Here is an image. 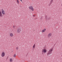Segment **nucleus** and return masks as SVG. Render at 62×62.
<instances>
[{"mask_svg": "<svg viewBox=\"0 0 62 62\" xmlns=\"http://www.w3.org/2000/svg\"><path fill=\"white\" fill-rule=\"evenodd\" d=\"M46 31V29H44L42 31V33H43V32H44Z\"/></svg>", "mask_w": 62, "mask_h": 62, "instance_id": "obj_10", "label": "nucleus"}, {"mask_svg": "<svg viewBox=\"0 0 62 62\" xmlns=\"http://www.w3.org/2000/svg\"><path fill=\"white\" fill-rule=\"evenodd\" d=\"M13 28L14 29H16V26H13Z\"/></svg>", "mask_w": 62, "mask_h": 62, "instance_id": "obj_11", "label": "nucleus"}, {"mask_svg": "<svg viewBox=\"0 0 62 62\" xmlns=\"http://www.w3.org/2000/svg\"><path fill=\"white\" fill-rule=\"evenodd\" d=\"M12 58H10V62H12Z\"/></svg>", "mask_w": 62, "mask_h": 62, "instance_id": "obj_14", "label": "nucleus"}, {"mask_svg": "<svg viewBox=\"0 0 62 62\" xmlns=\"http://www.w3.org/2000/svg\"><path fill=\"white\" fill-rule=\"evenodd\" d=\"M3 16L1 11H0V17H2Z\"/></svg>", "mask_w": 62, "mask_h": 62, "instance_id": "obj_9", "label": "nucleus"}, {"mask_svg": "<svg viewBox=\"0 0 62 62\" xmlns=\"http://www.w3.org/2000/svg\"><path fill=\"white\" fill-rule=\"evenodd\" d=\"M21 28H19L17 29V32L18 33H20L21 31Z\"/></svg>", "mask_w": 62, "mask_h": 62, "instance_id": "obj_3", "label": "nucleus"}, {"mask_svg": "<svg viewBox=\"0 0 62 62\" xmlns=\"http://www.w3.org/2000/svg\"><path fill=\"white\" fill-rule=\"evenodd\" d=\"M29 8L30 9H31L32 11H34V8L33 7H29Z\"/></svg>", "mask_w": 62, "mask_h": 62, "instance_id": "obj_2", "label": "nucleus"}, {"mask_svg": "<svg viewBox=\"0 0 62 62\" xmlns=\"http://www.w3.org/2000/svg\"><path fill=\"white\" fill-rule=\"evenodd\" d=\"M53 0H51L50 2V4H52L53 3Z\"/></svg>", "mask_w": 62, "mask_h": 62, "instance_id": "obj_13", "label": "nucleus"}, {"mask_svg": "<svg viewBox=\"0 0 62 62\" xmlns=\"http://www.w3.org/2000/svg\"><path fill=\"white\" fill-rule=\"evenodd\" d=\"M2 13L3 14V15H5V12L4 11V10H3V9L2 10Z\"/></svg>", "mask_w": 62, "mask_h": 62, "instance_id": "obj_7", "label": "nucleus"}, {"mask_svg": "<svg viewBox=\"0 0 62 62\" xmlns=\"http://www.w3.org/2000/svg\"><path fill=\"white\" fill-rule=\"evenodd\" d=\"M10 37H13V34L12 33H11L10 34Z\"/></svg>", "mask_w": 62, "mask_h": 62, "instance_id": "obj_12", "label": "nucleus"}, {"mask_svg": "<svg viewBox=\"0 0 62 62\" xmlns=\"http://www.w3.org/2000/svg\"><path fill=\"white\" fill-rule=\"evenodd\" d=\"M41 19H42V18H41Z\"/></svg>", "mask_w": 62, "mask_h": 62, "instance_id": "obj_21", "label": "nucleus"}, {"mask_svg": "<svg viewBox=\"0 0 62 62\" xmlns=\"http://www.w3.org/2000/svg\"><path fill=\"white\" fill-rule=\"evenodd\" d=\"M33 17H35V15H33Z\"/></svg>", "mask_w": 62, "mask_h": 62, "instance_id": "obj_19", "label": "nucleus"}, {"mask_svg": "<svg viewBox=\"0 0 62 62\" xmlns=\"http://www.w3.org/2000/svg\"><path fill=\"white\" fill-rule=\"evenodd\" d=\"M16 56V54H15L14 55V57H15Z\"/></svg>", "mask_w": 62, "mask_h": 62, "instance_id": "obj_16", "label": "nucleus"}, {"mask_svg": "<svg viewBox=\"0 0 62 62\" xmlns=\"http://www.w3.org/2000/svg\"><path fill=\"white\" fill-rule=\"evenodd\" d=\"M5 53L3 52L1 54V56L2 57H4L5 56Z\"/></svg>", "mask_w": 62, "mask_h": 62, "instance_id": "obj_5", "label": "nucleus"}, {"mask_svg": "<svg viewBox=\"0 0 62 62\" xmlns=\"http://www.w3.org/2000/svg\"><path fill=\"white\" fill-rule=\"evenodd\" d=\"M46 20H49V19H50V17H49L48 18V16H46Z\"/></svg>", "mask_w": 62, "mask_h": 62, "instance_id": "obj_8", "label": "nucleus"}, {"mask_svg": "<svg viewBox=\"0 0 62 62\" xmlns=\"http://www.w3.org/2000/svg\"><path fill=\"white\" fill-rule=\"evenodd\" d=\"M42 52L43 53H46V50L45 49H44V50L42 49Z\"/></svg>", "mask_w": 62, "mask_h": 62, "instance_id": "obj_6", "label": "nucleus"}, {"mask_svg": "<svg viewBox=\"0 0 62 62\" xmlns=\"http://www.w3.org/2000/svg\"><path fill=\"white\" fill-rule=\"evenodd\" d=\"M20 0V1H22V0Z\"/></svg>", "mask_w": 62, "mask_h": 62, "instance_id": "obj_20", "label": "nucleus"}, {"mask_svg": "<svg viewBox=\"0 0 62 62\" xmlns=\"http://www.w3.org/2000/svg\"><path fill=\"white\" fill-rule=\"evenodd\" d=\"M53 50V48H52L50 49L49 50L48 52V53L47 54V55H49V54H52Z\"/></svg>", "mask_w": 62, "mask_h": 62, "instance_id": "obj_1", "label": "nucleus"}, {"mask_svg": "<svg viewBox=\"0 0 62 62\" xmlns=\"http://www.w3.org/2000/svg\"><path fill=\"white\" fill-rule=\"evenodd\" d=\"M35 45L34 44L33 46V48L34 49V48H35Z\"/></svg>", "mask_w": 62, "mask_h": 62, "instance_id": "obj_15", "label": "nucleus"}, {"mask_svg": "<svg viewBox=\"0 0 62 62\" xmlns=\"http://www.w3.org/2000/svg\"><path fill=\"white\" fill-rule=\"evenodd\" d=\"M18 49H19V47H17L16 48V50H18Z\"/></svg>", "mask_w": 62, "mask_h": 62, "instance_id": "obj_18", "label": "nucleus"}, {"mask_svg": "<svg viewBox=\"0 0 62 62\" xmlns=\"http://www.w3.org/2000/svg\"><path fill=\"white\" fill-rule=\"evenodd\" d=\"M17 2L18 3V4H19V0H17Z\"/></svg>", "mask_w": 62, "mask_h": 62, "instance_id": "obj_17", "label": "nucleus"}, {"mask_svg": "<svg viewBox=\"0 0 62 62\" xmlns=\"http://www.w3.org/2000/svg\"><path fill=\"white\" fill-rule=\"evenodd\" d=\"M52 34L51 33H50L48 35V38H50V37H51V36H52Z\"/></svg>", "mask_w": 62, "mask_h": 62, "instance_id": "obj_4", "label": "nucleus"}]
</instances>
